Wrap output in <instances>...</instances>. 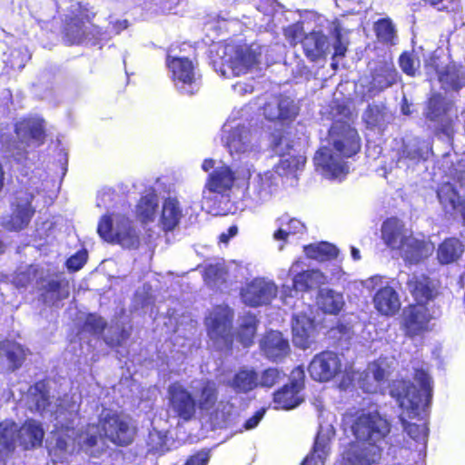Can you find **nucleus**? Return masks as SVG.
<instances>
[{
	"mask_svg": "<svg viewBox=\"0 0 465 465\" xmlns=\"http://www.w3.org/2000/svg\"><path fill=\"white\" fill-rule=\"evenodd\" d=\"M81 395L74 392L54 403L50 401L44 382H37L28 390L25 404L32 412L41 416L54 417L55 444L54 455L64 462L76 450H87L97 443L104 432V437L117 445L130 444L135 434L132 419L124 414L103 412L100 426L88 424L84 427L79 417Z\"/></svg>",
	"mask_w": 465,
	"mask_h": 465,
	"instance_id": "f257e3e1",
	"label": "nucleus"
},
{
	"mask_svg": "<svg viewBox=\"0 0 465 465\" xmlns=\"http://www.w3.org/2000/svg\"><path fill=\"white\" fill-rule=\"evenodd\" d=\"M413 380L396 381L391 389V395L397 400L402 410L400 419L406 433L422 446L428 438L427 417L431 397V381L424 363L413 366Z\"/></svg>",
	"mask_w": 465,
	"mask_h": 465,
	"instance_id": "f03ea898",
	"label": "nucleus"
},
{
	"mask_svg": "<svg viewBox=\"0 0 465 465\" xmlns=\"http://www.w3.org/2000/svg\"><path fill=\"white\" fill-rule=\"evenodd\" d=\"M351 431L358 442L343 452V464L378 465L387 445L390 422L378 411L363 412L352 422Z\"/></svg>",
	"mask_w": 465,
	"mask_h": 465,
	"instance_id": "7ed1b4c3",
	"label": "nucleus"
},
{
	"mask_svg": "<svg viewBox=\"0 0 465 465\" xmlns=\"http://www.w3.org/2000/svg\"><path fill=\"white\" fill-rule=\"evenodd\" d=\"M381 240L391 250H398L401 256L411 263L427 258L434 251L430 241L412 236L411 232L397 218H389L381 226Z\"/></svg>",
	"mask_w": 465,
	"mask_h": 465,
	"instance_id": "20e7f679",
	"label": "nucleus"
},
{
	"mask_svg": "<svg viewBox=\"0 0 465 465\" xmlns=\"http://www.w3.org/2000/svg\"><path fill=\"white\" fill-rule=\"evenodd\" d=\"M45 430L42 424L35 420H27L19 429L12 420L0 423V460L11 455L18 443L25 450L42 445Z\"/></svg>",
	"mask_w": 465,
	"mask_h": 465,
	"instance_id": "39448f33",
	"label": "nucleus"
},
{
	"mask_svg": "<svg viewBox=\"0 0 465 465\" xmlns=\"http://www.w3.org/2000/svg\"><path fill=\"white\" fill-rule=\"evenodd\" d=\"M352 29L347 27L343 20H336L331 24V43L321 32H312L302 39V47L307 57L312 61L334 51V56H343L349 44L348 35Z\"/></svg>",
	"mask_w": 465,
	"mask_h": 465,
	"instance_id": "423d86ee",
	"label": "nucleus"
},
{
	"mask_svg": "<svg viewBox=\"0 0 465 465\" xmlns=\"http://www.w3.org/2000/svg\"><path fill=\"white\" fill-rule=\"evenodd\" d=\"M194 390V400L196 408L198 407L202 419L209 423L212 429L222 427L229 418L232 411V405L223 401H217L218 387L213 381H201L197 386H193Z\"/></svg>",
	"mask_w": 465,
	"mask_h": 465,
	"instance_id": "0eeeda50",
	"label": "nucleus"
},
{
	"mask_svg": "<svg viewBox=\"0 0 465 465\" xmlns=\"http://www.w3.org/2000/svg\"><path fill=\"white\" fill-rule=\"evenodd\" d=\"M302 261H295L288 272L282 271L279 278L282 279L283 275L294 274L292 279V285L282 284L281 291V299L287 306L299 308V304H303L299 298H297L299 292H305L309 289L323 285L328 282L327 276L318 270H308L302 272H298Z\"/></svg>",
	"mask_w": 465,
	"mask_h": 465,
	"instance_id": "6e6552de",
	"label": "nucleus"
},
{
	"mask_svg": "<svg viewBox=\"0 0 465 465\" xmlns=\"http://www.w3.org/2000/svg\"><path fill=\"white\" fill-rule=\"evenodd\" d=\"M97 232L104 241L117 242L125 248H136L139 244V234L132 222L119 213L104 216Z\"/></svg>",
	"mask_w": 465,
	"mask_h": 465,
	"instance_id": "1a4fd4ad",
	"label": "nucleus"
},
{
	"mask_svg": "<svg viewBox=\"0 0 465 465\" xmlns=\"http://www.w3.org/2000/svg\"><path fill=\"white\" fill-rule=\"evenodd\" d=\"M221 74L224 77L238 76L245 74L258 63L256 50L246 45L227 44L222 47Z\"/></svg>",
	"mask_w": 465,
	"mask_h": 465,
	"instance_id": "9d476101",
	"label": "nucleus"
},
{
	"mask_svg": "<svg viewBox=\"0 0 465 465\" xmlns=\"http://www.w3.org/2000/svg\"><path fill=\"white\" fill-rule=\"evenodd\" d=\"M222 132V141L231 155L242 159V157L255 156L259 151L258 139L249 129L226 123Z\"/></svg>",
	"mask_w": 465,
	"mask_h": 465,
	"instance_id": "9b49d317",
	"label": "nucleus"
},
{
	"mask_svg": "<svg viewBox=\"0 0 465 465\" xmlns=\"http://www.w3.org/2000/svg\"><path fill=\"white\" fill-rule=\"evenodd\" d=\"M35 193L29 189L16 191L10 202L11 213L3 219L2 225L9 231L25 228L35 213L32 205Z\"/></svg>",
	"mask_w": 465,
	"mask_h": 465,
	"instance_id": "f8f14e48",
	"label": "nucleus"
},
{
	"mask_svg": "<svg viewBox=\"0 0 465 465\" xmlns=\"http://www.w3.org/2000/svg\"><path fill=\"white\" fill-rule=\"evenodd\" d=\"M232 312L228 306L215 307L206 318L205 323L210 339L219 350L232 344Z\"/></svg>",
	"mask_w": 465,
	"mask_h": 465,
	"instance_id": "ddd939ff",
	"label": "nucleus"
},
{
	"mask_svg": "<svg viewBox=\"0 0 465 465\" xmlns=\"http://www.w3.org/2000/svg\"><path fill=\"white\" fill-rule=\"evenodd\" d=\"M167 67L176 89L183 94H193L199 89L194 65L191 60L168 54Z\"/></svg>",
	"mask_w": 465,
	"mask_h": 465,
	"instance_id": "4468645a",
	"label": "nucleus"
},
{
	"mask_svg": "<svg viewBox=\"0 0 465 465\" xmlns=\"http://www.w3.org/2000/svg\"><path fill=\"white\" fill-rule=\"evenodd\" d=\"M361 284L368 291L378 289L373 296V305L381 314L392 316L400 310L401 301L398 292L391 286L383 285L381 276L370 277L362 281Z\"/></svg>",
	"mask_w": 465,
	"mask_h": 465,
	"instance_id": "2eb2a0df",
	"label": "nucleus"
},
{
	"mask_svg": "<svg viewBox=\"0 0 465 465\" xmlns=\"http://www.w3.org/2000/svg\"><path fill=\"white\" fill-rule=\"evenodd\" d=\"M345 158L330 145H322L315 153L313 162L316 171L325 178L341 180L349 173Z\"/></svg>",
	"mask_w": 465,
	"mask_h": 465,
	"instance_id": "dca6fc26",
	"label": "nucleus"
},
{
	"mask_svg": "<svg viewBox=\"0 0 465 465\" xmlns=\"http://www.w3.org/2000/svg\"><path fill=\"white\" fill-rule=\"evenodd\" d=\"M302 311L295 312L292 316V341L301 349H307L314 341L316 324L314 312L311 305L301 304Z\"/></svg>",
	"mask_w": 465,
	"mask_h": 465,
	"instance_id": "f3484780",
	"label": "nucleus"
},
{
	"mask_svg": "<svg viewBox=\"0 0 465 465\" xmlns=\"http://www.w3.org/2000/svg\"><path fill=\"white\" fill-rule=\"evenodd\" d=\"M426 117L435 122L440 131L451 137L454 134V120L457 118V111L451 102L440 94H434L428 103Z\"/></svg>",
	"mask_w": 465,
	"mask_h": 465,
	"instance_id": "a211bd4d",
	"label": "nucleus"
},
{
	"mask_svg": "<svg viewBox=\"0 0 465 465\" xmlns=\"http://www.w3.org/2000/svg\"><path fill=\"white\" fill-rule=\"evenodd\" d=\"M328 145L343 157H351L361 147L356 129L342 122H336L331 127Z\"/></svg>",
	"mask_w": 465,
	"mask_h": 465,
	"instance_id": "6ab92c4d",
	"label": "nucleus"
},
{
	"mask_svg": "<svg viewBox=\"0 0 465 465\" xmlns=\"http://www.w3.org/2000/svg\"><path fill=\"white\" fill-rule=\"evenodd\" d=\"M396 361L392 356L380 357L370 363L367 370L360 379L361 388L369 393H376L382 391V385L387 377L394 370Z\"/></svg>",
	"mask_w": 465,
	"mask_h": 465,
	"instance_id": "aec40b11",
	"label": "nucleus"
},
{
	"mask_svg": "<svg viewBox=\"0 0 465 465\" xmlns=\"http://www.w3.org/2000/svg\"><path fill=\"white\" fill-rule=\"evenodd\" d=\"M169 411L184 421L191 420L196 413V401L192 393L180 382H173L167 389Z\"/></svg>",
	"mask_w": 465,
	"mask_h": 465,
	"instance_id": "412c9836",
	"label": "nucleus"
},
{
	"mask_svg": "<svg viewBox=\"0 0 465 465\" xmlns=\"http://www.w3.org/2000/svg\"><path fill=\"white\" fill-rule=\"evenodd\" d=\"M278 287L272 280L258 277L247 282L241 291L242 302L252 307L270 303L277 295Z\"/></svg>",
	"mask_w": 465,
	"mask_h": 465,
	"instance_id": "4be33fe9",
	"label": "nucleus"
},
{
	"mask_svg": "<svg viewBox=\"0 0 465 465\" xmlns=\"http://www.w3.org/2000/svg\"><path fill=\"white\" fill-rule=\"evenodd\" d=\"M235 176L229 166L221 165L214 168L209 175L203 191V204L215 202L218 196H224L232 189Z\"/></svg>",
	"mask_w": 465,
	"mask_h": 465,
	"instance_id": "5701e85b",
	"label": "nucleus"
},
{
	"mask_svg": "<svg viewBox=\"0 0 465 465\" xmlns=\"http://www.w3.org/2000/svg\"><path fill=\"white\" fill-rule=\"evenodd\" d=\"M437 197L446 213H459L465 222V186L460 182L453 181L440 184Z\"/></svg>",
	"mask_w": 465,
	"mask_h": 465,
	"instance_id": "b1692460",
	"label": "nucleus"
},
{
	"mask_svg": "<svg viewBox=\"0 0 465 465\" xmlns=\"http://www.w3.org/2000/svg\"><path fill=\"white\" fill-rule=\"evenodd\" d=\"M398 78V73L391 61H382L379 65V68H376L372 74L371 82H369L368 79H361L360 84L356 85L357 88H367V90H362L359 92L364 97H372L376 94L381 92L382 90L390 87L394 83H396Z\"/></svg>",
	"mask_w": 465,
	"mask_h": 465,
	"instance_id": "393cba45",
	"label": "nucleus"
},
{
	"mask_svg": "<svg viewBox=\"0 0 465 465\" xmlns=\"http://www.w3.org/2000/svg\"><path fill=\"white\" fill-rule=\"evenodd\" d=\"M277 176L273 171L257 174L248 184L245 201L250 208H255L268 202L276 184Z\"/></svg>",
	"mask_w": 465,
	"mask_h": 465,
	"instance_id": "a878e982",
	"label": "nucleus"
},
{
	"mask_svg": "<svg viewBox=\"0 0 465 465\" xmlns=\"http://www.w3.org/2000/svg\"><path fill=\"white\" fill-rule=\"evenodd\" d=\"M340 356L330 351L315 355L308 367L309 373L314 381H328L341 371Z\"/></svg>",
	"mask_w": 465,
	"mask_h": 465,
	"instance_id": "bb28decb",
	"label": "nucleus"
},
{
	"mask_svg": "<svg viewBox=\"0 0 465 465\" xmlns=\"http://www.w3.org/2000/svg\"><path fill=\"white\" fill-rule=\"evenodd\" d=\"M304 371L301 368H296L292 372L291 384L274 393L273 402L275 409L290 410L298 406L302 398L300 395L303 388Z\"/></svg>",
	"mask_w": 465,
	"mask_h": 465,
	"instance_id": "cd10ccee",
	"label": "nucleus"
},
{
	"mask_svg": "<svg viewBox=\"0 0 465 465\" xmlns=\"http://www.w3.org/2000/svg\"><path fill=\"white\" fill-rule=\"evenodd\" d=\"M185 215L180 199L175 195H168L162 202L158 226L165 232L173 231Z\"/></svg>",
	"mask_w": 465,
	"mask_h": 465,
	"instance_id": "c85d7f7f",
	"label": "nucleus"
},
{
	"mask_svg": "<svg viewBox=\"0 0 465 465\" xmlns=\"http://www.w3.org/2000/svg\"><path fill=\"white\" fill-rule=\"evenodd\" d=\"M15 132L21 144L39 146L45 138L43 120L38 117L24 119L16 124Z\"/></svg>",
	"mask_w": 465,
	"mask_h": 465,
	"instance_id": "c756f323",
	"label": "nucleus"
},
{
	"mask_svg": "<svg viewBox=\"0 0 465 465\" xmlns=\"http://www.w3.org/2000/svg\"><path fill=\"white\" fill-rule=\"evenodd\" d=\"M69 22L66 26V35L72 44H78L86 38V23L90 20L88 11L80 3L72 5L70 15H67Z\"/></svg>",
	"mask_w": 465,
	"mask_h": 465,
	"instance_id": "7c9ffc66",
	"label": "nucleus"
},
{
	"mask_svg": "<svg viewBox=\"0 0 465 465\" xmlns=\"http://www.w3.org/2000/svg\"><path fill=\"white\" fill-rule=\"evenodd\" d=\"M403 321L408 335L415 336L429 330L430 315L426 306L418 304L404 311Z\"/></svg>",
	"mask_w": 465,
	"mask_h": 465,
	"instance_id": "2f4dec72",
	"label": "nucleus"
},
{
	"mask_svg": "<svg viewBox=\"0 0 465 465\" xmlns=\"http://www.w3.org/2000/svg\"><path fill=\"white\" fill-rule=\"evenodd\" d=\"M287 144V138L282 136L274 145L277 153L282 154L279 163L273 172L275 175H290L302 169L305 163V158L302 155L292 154L291 153H283L282 146Z\"/></svg>",
	"mask_w": 465,
	"mask_h": 465,
	"instance_id": "473e14b6",
	"label": "nucleus"
},
{
	"mask_svg": "<svg viewBox=\"0 0 465 465\" xmlns=\"http://www.w3.org/2000/svg\"><path fill=\"white\" fill-rule=\"evenodd\" d=\"M261 348L267 358L272 361H278L285 357L290 346L288 340L283 338L279 331H269L261 341Z\"/></svg>",
	"mask_w": 465,
	"mask_h": 465,
	"instance_id": "72a5a7b5",
	"label": "nucleus"
},
{
	"mask_svg": "<svg viewBox=\"0 0 465 465\" xmlns=\"http://www.w3.org/2000/svg\"><path fill=\"white\" fill-rule=\"evenodd\" d=\"M298 114V107L289 97L274 99L263 107V114L269 120H292Z\"/></svg>",
	"mask_w": 465,
	"mask_h": 465,
	"instance_id": "f704fd0d",
	"label": "nucleus"
},
{
	"mask_svg": "<svg viewBox=\"0 0 465 465\" xmlns=\"http://www.w3.org/2000/svg\"><path fill=\"white\" fill-rule=\"evenodd\" d=\"M333 434L331 426L321 427L315 440L313 452L306 458L304 465H324L330 453V441Z\"/></svg>",
	"mask_w": 465,
	"mask_h": 465,
	"instance_id": "c9c22d12",
	"label": "nucleus"
},
{
	"mask_svg": "<svg viewBox=\"0 0 465 465\" xmlns=\"http://www.w3.org/2000/svg\"><path fill=\"white\" fill-rule=\"evenodd\" d=\"M258 371L252 367H242L235 371L227 385L236 393H248L258 388Z\"/></svg>",
	"mask_w": 465,
	"mask_h": 465,
	"instance_id": "e433bc0d",
	"label": "nucleus"
},
{
	"mask_svg": "<svg viewBox=\"0 0 465 465\" xmlns=\"http://www.w3.org/2000/svg\"><path fill=\"white\" fill-rule=\"evenodd\" d=\"M25 350L17 343L5 341L0 343V371H15L25 360Z\"/></svg>",
	"mask_w": 465,
	"mask_h": 465,
	"instance_id": "4c0bfd02",
	"label": "nucleus"
},
{
	"mask_svg": "<svg viewBox=\"0 0 465 465\" xmlns=\"http://www.w3.org/2000/svg\"><path fill=\"white\" fill-rule=\"evenodd\" d=\"M316 304L324 313L335 315L342 310L345 302L341 292L330 288H322L318 292Z\"/></svg>",
	"mask_w": 465,
	"mask_h": 465,
	"instance_id": "58836bf2",
	"label": "nucleus"
},
{
	"mask_svg": "<svg viewBox=\"0 0 465 465\" xmlns=\"http://www.w3.org/2000/svg\"><path fill=\"white\" fill-rule=\"evenodd\" d=\"M159 206L158 195L154 191H150L143 195L136 205V215L143 224H149L155 221Z\"/></svg>",
	"mask_w": 465,
	"mask_h": 465,
	"instance_id": "ea45409f",
	"label": "nucleus"
},
{
	"mask_svg": "<svg viewBox=\"0 0 465 465\" xmlns=\"http://www.w3.org/2000/svg\"><path fill=\"white\" fill-rule=\"evenodd\" d=\"M431 153V144L430 141L420 140L419 138L412 139L405 143L400 156V162L409 160L412 163L425 161Z\"/></svg>",
	"mask_w": 465,
	"mask_h": 465,
	"instance_id": "a19ab883",
	"label": "nucleus"
},
{
	"mask_svg": "<svg viewBox=\"0 0 465 465\" xmlns=\"http://www.w3.org/2000/svg\"><path fill=\"white\" fill-rule=\"evenodd\" d=\"M373 31L378 44L390 48L398 43V32L390 18H381L373 24Z\"/></svg>",
	"mask_w": 465,
	"mask_h": 465,
	"instance_id": "79ce46f5",
	"label": "nucleus"
},
{
	"mask_svg": "<svg viewBox=\"0 0 465 465\" xmlns=\"http://www.w3.org/2000/svg\"><path fill=\"white\" fill-rule=\"evenodd\" d=\"M464 252V245L457 238H448L437 249V259L440 264L457 262Z\"/></svg>",
	"mask_w": 465,
	"mask_h": 465,
	"instance_id": "37998d69",
	"label": "nucleus"
},
{
	"mask_svg": "<svg viewBox=\"0 0 465 465\" xmlns=\"http://www.w3.org/2000/svg\"><path fill=\"white\" fill-rule=\"evenodd\" d=\"M304 252L310 259L323 262L335 258L338 250L334 245L322 242L304 246Z\"/></svg>",
	"mask_w": 465,
	"mask_h": 465,
	"instance_id": "c03bdc74",
	"label": "nucleus"
},
{
	"mask_svg": "<svg viewBox=\"0 0 465 465\" xmlns=\"http://www.w3.org/2000/svg\"><path fill=\"white\" fill-rule=\"evenodd\" d=\"M43 289L44 301L50 304H55L57 302L65 299L69 294L67 286L54 279L43 285Z\"/></svg>",
	"mask_w": 465,
	"mask_h": 465,
	"instance_id": "a18cd8bd",
	"label": "nucleus"
},
{
	"mask_svg": "<svg viewBox=\"0 0 465 465\" xmlns=\"http://www.w3.org/2000/svg\"><path fill=\"white\" fill-rule=\"evenodd\" d=\"M408 288L415 299L420 303L427 301L432 294V291L429 286L428 279L425 277L419 279L416 276H412L408 281Z\"/></svg>",
	"mask_w": 465,
	"mask_h": 465,
	"instance_id": "49530a36",
	"label": "nucleus"
},
{
	"mask_svg": "<svg viewBox=\"0 0 465 465\" xmlns=\"http://www.w3.org/2000/svg\"><path fill=\"white\" fill-rule=\"evenodd\" d=\"M256 318L252 314H248L242 318L237 335L244 347H248L252 343L256 331Z\"/></svg>",
	"mask_w": 465,
	"mask_h": 465,
	"instance_id": "de8ad7c7",
	"label": "nucleus"
},
{
	"mask_svg": "<svg viewBox=\"0 0 465 465\" xmlns=\"http://www.w3.org/2000/svg\"><path fill=\"white\" fill-rule=\"evenodd\" d=\"M388 114L382 104L369 105L363 114V120L369 127L381 126L387 120Z\"/></svg>",
	"mask_w": 465,
	"mask_h": 465,
	"instance_id": "09e8293b",
	"label": "nucleus"
},
{
	"mask_svg": "<svg viewBox=\"0 0 465 465\" xmlns=\"http://www.w3.org/2000/svg\"><path fill=\"white\" fill-rule=\"evenodd\" d=\"M439 80L445 88L458 90L464 84V79L454 66H448L445 71L439 72Z\"/></svg>",
	"mask_w": 465,
	"mask_h": 465,
	"instance_id": "8fccbe9b",
	"label": "nucleus"
},
{
	"mask_svg": "<svg viewBox=\"0 0 465 465\" xmlns=\"http://www.w3.org/2000/svg\"><path fill=\"white\" fill-rule=\"evenodd\" d=\"M226 271L223 263L208 264L204 269V281L213 287H219L225 281Z\"/></svg>",
	"mask_w": 465,
	"mask_h": 465,
	"instance_id": "3c124183",
	"label": "nucleus"
},
{
	"mask_svg": "<svg viewBox=\"0 0 465 465\" xmlns=\"http://www.w3.org/2000/svg\"><path fill=\"white\" fill-rule=\"evenodd\" d=\"M280 222L283 225H289L291 237L301 238L307 233V225L302 220L292 216L288 213L280 215Z\"/></svg>",
	"mask_w": 465,
	"mask_h": 465,
	"instance_id": "603ef678",
	"label": "nucleus"
},
{
	"mask_svg": "<svg viewBox=\"0 0 465 465\" xmlns=\"http://www.w3.org/2000/svg\"><path fill=\"white\" fill-rule=\"evenodd\" d=\"M284 376V373L276 368H268L261 372L258 371V387L272 388L281 382Z\"/></svg>",
	"mask_w": 465,
	"mask_h": 465,
	"instance_id": "864d4df0",
	"label": "nucleus"
},
{
	"mask_svg": "<svg viewBox=\"0 0 465 465\" xmlns=\"http://www.w3.org/2000/svg\"><path fill=\"white\" fill-rule=\"evenodd\" d=\"M169 439L165 432L152 430L148 436V446L151 451L163 454L169 450Z\"/></svg>",
	"mask_w": 465,
	"mask_h": 465,
	"instance_id": "5fc2aeb1",
	"label": "nucleus"
},
{
	"mask_svg": "<svg viewBox=\"0 0 465 465\" xmlns=\"http://www.w3.org/2000/svg\"><path fill=\"white\" fill-rule=\"evenodd\" d=\"M400 67L408 75L414 76L420 68V60L413 52H404L399 59Z\"/></svg>",
	"mask_w": 465,
	"mask_h": 465,
	"instance_id": "6e6d98bb",
	"label": "nucleus"
},
{
	"mask_svg": "<svg viewBox=\"0 0 465 465\" xmlns=\"http://www.w3.org/2000/svg\"><path fill=\"white\" fill-rule=\"evenodd\" d=\"M275 226L277 229L272 233V239L275 242H279L278 250L281 252L284 249L286 243L289 242V238L291 237V232L289 225H282L280 222V216H278L274 221Z\"/></svg>",
	"mask_w": 465,
	"mask_h": 465,
	"instance_id": "4d7b16f0",
	"label": "nucleus"
},
{
	"mask_svg": "<svg viewBox=\"0 0 465 465\" xmlns=\"http://www.w3.org/2000/svg\"><path fill=\"white\" fill-rule=\"evenodd\" d=\"M105 324L103 318L91 314L85 321L84 328L94 333H100L104 331Z\"/></svg>",
	"mask_w": 465,
	"mask_h": 465,
	"instance_id": "13d9d810",
	"label": "nucleus"
},
{
	"mask_svg": "<svg viewBox=\"0 0 465 465\" xmlns=\"http://www.w3.org/2000/svg\"><path fill=\"white\" fill-rule=\"evenodd\" d=\"M284 35L292 45H296L300 41L302 42V26L299 24L292 25L284 30Z\"/></svg>",
	"mask_w": 465,
	"mask_h": 465,
	"instance_id": "bf43d9fd",
	"label": "nucleus"
},
{
	"mask_svg": "<svg viewBox=\"0 0 465 465\" xmlns=\"http://www.w3.org/2000/svg\"><path fill=\"white\" fill-rule=\"evenodd\" d=\"M87 259L86 252H78L67 260V267L73 271H78L83 267Z\"/></svg>",
	"mask_w": 465,
	"mask_h": 465,
	"instance_id": "052dcab7",
	"label": "nucleus"
},
{
	"mask_svg": "<svg viewBox=\"0 0 465 465\" xmlns=\"http://www.w3.org/2000/svg\"><path fill=\"white\" fill-rule=\"evenodd\" d=\"M337 7L340 9L348 12H359L360 5L362 0H334Z\"/></svg>",
	"mask_w": 465,
	"mask_h": 465,
	"instance_id": "680f3d73",
	"label": "nucleus"
},
{
	"mask_svg": "<svg viewBox=\"0 0 465 465\" xmlns=\"http://www.w3.org/2000/svg\"><path fill=\"white\" fill-rule=\"evenodd\" d=\"M209 460V452L201 450L191 456L185 465H206Z\"/></svg>",
	"mask_w": 465,
	"mask_h": 465,
	"instance_id": "e2e57ef3",
	"label": "nucleus"
},
{
	"mask_svg": "<svg viewBox=\"0 0 465 465\" xmlns=\"http://www.w3.org/2000/svg\"><path fill=\"white\" fill-rule=\"evenodd\" d=\"M252 81L251 82H237L233 84V91L239 95L251 94L253 91Z\"/></svg>",
	"mask_w": 465,
	"mask_h": 465,
	"instance_id": "0e129e2a",
	"label": "nucleus"
},
{
	"mask_svg": "<svg viewBox=\"0 0 465 465\" xmlns=\"http://www.w3.org/2000/svg\"><path fill=\"white\" fill-rule=\"evenodd\" d=\"M264 412V410L258 411L252 417L245 421L244 428L246 430H252L255 428L262 419Z\"/></svg>",
	"mask_w": 465,
	"mask_h": 465,
	"instance_id": "69168bd1",
	"label": "nucleus"
},
{
	"mask_svg": "<svg viewBox=\"0 0 465 465\" xmlns=\"http://www.w3.org/2000/svg\"><path fill=\"white\" fill-rule=\"evenodd\" d=\"M257 8L259 11L264 12L267 16H271L273 11L272 4L269 0L260 1V4L258 5Z\"/></svg>",
	"mask_w": 465,
	"mask_h": 465,
	"instance_id": "338daca9",
	"label": "nucleus"
},
{
	"mask_svg": "<svg viewBox=\"0 0 465 465\" xmlns=\"http://www.w3.org/2000/svg\"><path fill=\"white\" fill-rule=\"evenodd\" d=\"M127 26L128 23L126 20L119 21L114 25L116 34H118L121 30L127 28Z\"/></svg>",
	"mask_w": 465,
	"mask_h": 465,
	"instance_id": "774afa93",
	"label": "nucleus"
}]
</instances>
